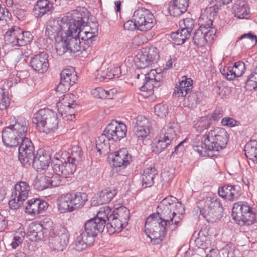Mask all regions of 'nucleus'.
Here are the masks:
<instances>
[{"mask_svg":"<svg viewBox=\"0 0 257 257\" xmlns=\"http://www.w3.org/2000/svg\"><path fill=\"white\" fill-rule=\"evenodd\" d=\"M184 212L183 205L176 197L170 195L164 198L157 207V213L149 216L146 221L145 227L151 233L152 242L158 244L162 241L167 226L175 230Z\"/></svg>","mask_w":257,"mask_h":257,"instance_id":"f257e3e1","label":"nucleus"},{"mask_svg":"<svg viewBox=\"0 0 257 257\" xmlns=\"http://www.w3.org/2000/svg\"><path fill=\"white\" fill-rule=\"evenodd\" d=\"M228 134L222 127H215L207 135H197L193 140L194 150L202 156H217L220 150L226 147Z\"/></svg>","mask_w":257,"mask_h":257,"instance_id":"f03ea898","label":"nucleus"},{"mask_svg":"<svg viewBox=\"0 0 257 257\" xmlns=\"http://www.w3.org/2000/svg\"><path fill=\"white\" fill-rule=\"evenodd\" d=\"M111 212V208L105 206L99 209L94 218L87 220L84 225V229L75 241L74 248L78 251H82L90 246L94 241L97 234L103 231L105 222L104 219Z\"/></svg>","mask_w":257,"mask_h":257,"instance_id":"7ed1b4c3","label":"nucleus"},{"mask_svg":"<svg viewBox=\"0 0 257 257\" xmlns=\"http://www.w3.org/2000/svg\"><path fill=\"white\" fill-rule=\"evenodd\" d=\"M38 131L46 134L55 132L58 128L57 114L49 109H41L35 113L32 119Z\"/></svg>","mask_w":257,"mask_h":257,"instance_id":"20e7f679","label":"nucleus"},{"mask_svg":"<svg viewBox=\"0 0 257 257\" xmlns=\"http://www.w3.org/2000/svg\"><path fill=\"white\" fill-rule=\"evenodd\" d=\"M200 213L208 222H214L222 217L223 207L216 196L207 197L198 203Z\"/></svg>","mask_w":257,"mask_h":257,"instance_id":"39448f33","label":"nucleus"},{"mask_svg":"<svg viewBox=\"0 0 257 257\" xmlns=\"http://www.w3.org/2000/svg\"><path fill=\"white\" fill-rule=\"evenodd\" d=\"M88 200L87 195L83 192H71L62 195L58 204L61 213L72 212L82 207Z\"/></svg>","mask_w":257,"mask_h":257,"instance_id":"423d86ee","label":"nucleus"},{"mask_svg":"<svg viewBox=\"0 0 257 257\" xmlns=\"http://www.w3.org/2000/svg\"><path fill=\"white\" fill-rule=\"evenodd\" d=\"M232 218L240 225H250L255 220V214L246 202H238L234 204L232 209Z\"/></svg>","mask_w":257,"mask_h":257,"instance_id":"0eeeda50","label":"nucleus"},{"mask_svg":"<svg viewBox=\"0 0 257 257\" xmlns=\"http://www.w3.org/2000/svg\"><path fill=\"white\" fill-rule=\"evenodd\" d=\"M69 239L67 229L62 226H56L50 232L49 245L53 251H63L67 246Z\"/></svg>","mask_w":257,"mask_h":257,"instance_id":"6e6552de","label":"nucleus"},{"mask_svg":"<svg viewBox=\"0 0 257 257\" xmlns=\"http://www.w3.org/2000/svg\"><path fill=\"white\" fill-rule=\"evenodd\" d=\"M32 39L33 36L30 32H24L16 26L8 31L5 36L6 43L12 46H25L30 43Z\"/></svg>","mask_w":257,"mask_h":257,"instance_id":"1a4fd4ad","label":"nucleus"},{"mask_svg":"<svg viewBox=\"0 0 257 257\" xmlns=\"http://www.w3.org/2000/svg\"><path fill=\"white\" fill-rule=\"evenodd\" d=\"M159 50L154 47L143 48L135 58L138 69H145L156 63L159 60Z\"/></svg>","mask_w":257,"mask_h":257,"instance_id":"9d476101","label":"nucleus"},{"mask_svg":"<svg viewBox=\"0 0 257 257\" xmlns=\"http://www.w3.org/2000/svg\"><path fill=\"white\" fill-rule=\"evenodd\" d=\"M30 191L29 184L25 181H20L15 185V191L12 193L9 205L12 209H17L28 198Z\"/></svg>","mask_w":257,"mask_h":257,"instance_id":"9b49d317","label":"nucleus"},{"mask_svg":"<svg viewBox=\"0 0 257 257\" xmlns=\"http://www.w3.org/2000/svg\"><path fill=\"white\" fill-rule=\"evenodd\" d=\"M73 15L70 13H68L64 16L59 23L58 21L54 19L49 20L46 28L45 33L49 37L58 35L67 30L71 23H73Z\"/></svg>","mask_w":257,"mask_h":257,"instance_id":"f8f14e48","label":"nucleus"},{"mask_svg":"<svg viewBox=\"0 0 257 257\" xmlns=\"http://www.w3.org/2000/svg\"><path fill=\"white\" fill-rule=\"evenodd\" d=\"M133 20L137 25V29L140 31H148L154 25V17L148 9L142 8L136 10L133 15Z\"/></svg>","mask_w":257,"mask_h":257,"instance_id":"ddd939ff","label":"nucleus"},{"mask_svg":"<svg viewBox=\"0 0 257 257\" xmlns=\"http://www.w3.org/2000/svg\"><path fill=\"white\" fill-rule=\"evenodd\" d=\"M75 98V96L71 93L64 94L62 96L60 97L56 105L58 111L61 116L65 115V116L69 115L70 117H72L74 115L76 110V108L78 106L74 100Z\"/></svg>","mask_w":257,"mask_h":257,"instance_id":"4468645a","label":"nucleus"},{"mask_svg":"<svg viewBox=\"0 0 257 257\" xmlns=\"http://www.w3.org/2000/svg\"><path fill=\"white\" fill-rule=\"evenodd\" d=\"M126 132L127 129L125 124L117 121H111L106 126L103 131L108 140L114 142L120 141L125 137Z\"/></svg>","mask_w":257,"mask_h":257,"instance_id":"2eb2a0df","label":"nucleus"},{"mask_svg":"<svg viewBox=\"0 0 257 257\" xmlns=\"http://www.w3.org/2000/svg\"><path fill=\"white\" fill-rule=\"evenodd\" d=\"M62 38L65 39L68 44L70 53H76L77 52L85 51L87 50V47L82 45V42H81L78 37L74 35L72 31L69 29L62 33Z\"/></svg>","mask_w":257,"mask_h":257,"instance_id":"dca6fc26","label":"nucleus"},{"mask_svg":"<svg viewBox=\"0 0 257 257\" xmlns=\"http://www.w3.org/2000/svg\"><path fill=\"white\" fill-rule=\"evenodd\" d=\"M52 169L56 174L67 179L74 173L76 168L68 161L63 162L56 159L53 164Z\"/></svg>","mask_w":257,"mask_h":257,"instance_id":"f3484780","label":"nucleus"},{"mask_svg":"<svg viewBox=\"0 0 257 257\" xmlns=\"http://www.w3.org/2000/svg\"><path fill=\"white\" fill-rule=\"evenodd\" d=\"M48 206L46 201L39 198H33L27 201L24 208L27 214L35 216L45 211Z\"/></svg>","mask_w":257,"mask_h":257,"instance_id":"a211bd4d","label":"nucleus"},{"mask_svg":"<svg viewBox=\"0 0 257 257\" xmlns=\"http://www.w3.org/2000/svg\"><path fill=\"white\" fill-rule=\"evenodd\" d=\"M131 161L132 157L126 149H121L114 152L112 162L113 166L116 169V171L124 169Z\"/></svg>","mask_w":257,"mask_h":257,"instance_id":"6ab92c4d","label":"nucleus"},{"mask_svg":"<svg viewBox=\"0 0 257 257\" xmlns=\"http://www.w3.org/2000/svg\"><path fill=\"white\" fill-rule=\"evenodd\" d=\"M30 65L32 69L40 73L46 72L49 67L48 55L44 52L40 53L32 57Z\"/></svg>","mask_w":257,"mask_h":257,"instance_id":"aec40b11","label":"nucleus"},{"mask_svg":"<svg viewBox=\"0 0 257 257\" xmlns=\"http://www.w3.org/2000/svg\"><path fill=\"white\" fill-rule=\"evenodd\" d=\"M218 193L224 200L232 201L240 195L239 187L236 185H224L219 187Z\"/></svg>","mask_w":257,"mask_h":257,"instance_id":"412c9836","label":"nucleus"},{"mask_svg":"<svg viewBox=\"0 0 257 257\" xmlns=\"http://www.w3.org/2000/svg\"><path fill=\"white\" fill-rule=\"evenodd\" d=\"M2 140L7 147L10 148L17 147L23 140L18 136L10 127H6L2 132Z\"/></svg>","mask_w":257,"mask_h":257,"instance_id":"4be33fe9","label":"nucleus"},{"mask_svg":"<svg viewBox=\"0 0 257 257\" xmlns=\"http://www.w3.org/2000/svg\"><path fill=\"white\" fill-rule=\"evenodd\" d=\"M79 19V18H78ZM73 23H70L68 29H69L70 31H72L76 36L78 37L79 40H81L83 41V45H85L86 44V38H87V31L89 28L88 26H83L82 25L81 22H80L79 20L78 19L76 20L73 18Z\"/></svg>","mask_w":257,"mask_h":257,"instance_id":"5701e85b","label":"nucleus"},{"mask_svg":"<svg viewBox=\"0 0 257 257\" xmlns=\"http://www.w3.org/2000/svg\"><path fill=\"white\" fill-rule=\"evenodd\" d=\"M193 81L191 78L184 76L179 84L175 87L173 96L176 97H185L188 94L192 88Z\"/></svg>","mask_w":257,"mask_h":257,"instance_id":"b1692460","label":"nucleus"},{"mask_svg":"<svg viewBox=\"0 0 257 257\" xmlns=\"http://www.w3.org/2000/svg\"><path fill=\"white\" fill-rule=\"evenodd\" d=\"M189 0H173L170 2L169 12L173 17H178L186 12Z\"/></svg>","mask_w":257,"mask_h":257,"instance_id":"393cba45","label":"nucleus"},{"mask_svg":"<svg viewBox=\"0 0 257 257\" xmlns=\"http://www.w3.org/2000/svg\"><path fill=\"white\" fill-rule=\"evenodd\" d=\"M35 156L34 163L32 164L33 167L37 171H41L49 166L51 157L50 155L43 151H40Z\"/></svg>","mask_w":257,"mask_h":257,"instance_id":"a878e982","label":"nucleus"},{"mask_svg":"<svg viewBox=\"0 0 257 257\" xmlns=\"http://www.w3.org/2000/svg\"><path fill=\"white\" fill-rule=\"evenodd\" d=\"M53 10V5L48 0H38L35 6L33 13L35 16L41 18L46 14L51 13Z\"/></svg>","mask_w":257,"mask_h":257,"instance_id":"bb28decb","label":"nucleus"},{"mask_svg":"<svg viewBox=\"0 0 257 257\" xmlns=\"http://www.w3.org/2000/svg\"><path fill=\"white\" fill-rule=\"evenodd\" d=\"M133 131L138 138H146L150 134L148 120L145 117H138Z\"/></svg>","mask_w":257,"mask_h":257,"instance_id":"cd10ccee","label":"nucleus"},{"mask_svg":"<svg viewBox=\"0 0 257 257\" xmlns=\"http://www.w3.org/2000/svg\"><path fill=\"white\" fill-rule=\"evenodd\" d=\"M28 122L25 118L20 117L13 121L8 127H11L18 136L24 139L27 138L26 135L28 131Z\"/></svg>","mask_w":257,"mask_h":257,"instance_id":"c85d7f7f","label":"nucleus"},{"mask_svg":"<svg viewBox=\"0 0 257 257\" xmlns=\"http://www.w3.org/2000/svg\"><path fill=\"white\" fill-rule=\"evenodd\" d=\"M179 130L180 126L177 122L170 121L165 124L160 131L159 134L162 135L164 138H167L172 141L177 136Z\"/></svg>","mask_w":257,"mask_h":257,"instance_id":"c756f323","label":"nucleus"},{"mask_svg":"<svg viewBox=\"0 0 257 257\" xmlns=\"http://www.w3.org/2000/svg\"><path fill=\"white\" fill-rule=\"evenodd\" d=\"M234 16L238 19H247L249 15V8L244 0H236L232 7Z\"/></svg>","mask_w":257,"mask_h":257,"instance_id":"7c9ffc66","label":"nucleus"},{"mask_svg":"<svg viewBox=\"0 0 257 257\" xmlns=\"http://www.w3.org/2000/svg\"><path fill=\"white\" fill-rule=\"evenodd\" d=\"M107 217L104 219L108 231L111 232H120L122 229L124 222L112 214L111 211Z\"/></svg>","mask_w":257,"mask_h":257,"instance_id":"2f4dec72","label":"nucleus"},{"mask_svg":"<svg viewBox=\"0 0 257 257\" xmlns=\"http://www.w3.org/2000/svg\"><path fill=\"white\" fill-rule=\"evenodd\" d=\"M43 225L39 223H31L28 229L27 233L32 241L42 240L44 238Z\"/></svg>","mask_w":257,"mask_h":257,"instance_id":"473e14b6","label":"nucleus"},{"mask_svg":"<svg viewBox=\"0 0 257 257\" xmlns=\"http://www.w3.org/2000/svg\"><path fill=\"white\" fill-rule=\"evenodd\" d=\"M158 175L156 169L152 166L146 167L142 174L143 186L144 187H151L154 184V179Z\"/></svg>","mask_w":257,"mask_h":257,"instance_id":"72a5a7b5","label":"nucleus"},{"mask_svg":"<svg viewBox=\"0 0 257 257\" xmlns=\"http://www.w3.org/2000/svg\"><path fill=\"white\" fill-rule=\"evenodd\" d=\"M156 142L154 143L152 147V151L155 154H159L163 152L171 145L172 142L167 138H164L159 134L156 137Z\"/></svg>","mask_w":257,"mask_h":257,"instance_id":"f704fd0d","label":"nucleus"},{"mask_svg":"<svg viewBox=\"0 0 257 257\" xmlns=\"http://www.w3.org/2000/svg\"><path fill=\"white\" fill-rule=\"evenodd\" d=\"M117 193V190L113 188H107L102 190L98 197L99 200L97 204L99 205L109 203L116 195Z\"/></svg>","mask_w":257,"mask_h":257,"instance_id":"c9c22d12","label":"nucleus"},{"mask_svg":"<svg viewBox=\"0 0 257 257\" xmlns=\"http://www.w3.org/2000/svg\"><path fill=\"white\" fill-rule=\"evenodd\" d=\"M107 136L103 132L96 140V148L100 155L107 153L110 150L109 141Z\"/></svg>","mask_w":257,"mask_h":257,"instance_id":"e433bc0d","label":"nucleus"},{"mask_svg":"<svg viewBox=\"0 0 257 257\" xmlns=\"http://www.w3.org/2000/svg\"><path fill=\"white\" fill-rule=\"evenodd\" d=\"M199 24L200 25L199 28L194 34L193 41L195 45L198 47H202L207 43L206 37H205L204 33V30L206 29H204L205 26L202 25V22L200 19H199Z\"/></svg>","mask_w":257,"mask_h":257,"instance_id":"4c0bfd02","label":"nucleus"},{"mask_svg":"<svg viewBox=\"0 0 257 257\" xmlns=\"http://www.w3.org/2000/svg\"><path fill=\"white\" fill-rule=\"evenodd\" d=\"M60 79L62 82L73 85L77 80V76L74 69L71 67L63 70L60 74Z\"/></svg>","mask_w":257,"mask_h":257,"instance_id":"58836bf2","label":"nucleus"},{"mask_svg":"<svg viewBox=\"0 0 257 257\" xmlns=\"http://www.w3.org/2000/svg\"><path fill=\"white\" fill-rule=\"evenodd\" d=\"M82 149L78 146H74L71 148L69 156L67 157V161L76 168L77 165L82 161Z\"/></svg>","mask_w":257,"mask_h":257,"instance_id":"ea45409f","label":"nucleus"},{"mask_svg":"<svg viewBox=\"0 0 257 257\" xmlns=\"http://www.w3.org/2000/svg\"><path fill=\"white\" fill-rule=\"evenodd\" d=\"M244 153L246 157L257 163V142L250 141L246 144L244 147Z\"/></svg>","mask_w":257,"mask_h":257,"instance_id":"a19ab883","label":"nucleus"},{"mask_svg":"<svg viewBox=\"0 0 257 257\" xmlns=\"http://www.w3.org/2000/svg\"><path fill=\"white\" fill-rule=\"evenodd\" d=\"M35 156V152H19V160L26 168L30 167L34 163Z\"/></svg>","mask_w":257,"mask_h":257,"instance_id":"79ce46f5","label":"nucleus"},{"mask_svg":"<svg viewBox=\"0 0 257 257\" xmlns=\"http://www.w3.org/2000/svg\"><path fill=\"white\" fill-rule=\"evenodd\" d=\"M28 76L27 71H20L15 74H11L7 81V86L9 88H11L13 86L20 82L23 79L26 78Z\"/></svg>","mask_w":257,"mask_h":257,"instance_id":"37998d69","label":"nucleus"},{"mask_svg":"<svg viewBox=\"0 0 257 257\" xmlns=\"http://www.w3.org/2000/svg\"><path fill=\"white\" fill-rule=\"evenodd\" d=\"M194 127L198 132H202L208 129L211 125V118L208 116L199 117L194 121Z\"/></svg>","mask_w":257,"mask_h":257,"instance_id":"c03bdc74","label":"nucleus"},{"mask_svg":"<svg viewBox=\"0 0 257 257\" xmlns=\"http://www.w3.org/2000/svg\"><path fill=\"white\" fill-rule=\"evenodd\" d=\"M202 25L205 26L204 29L206 30H204V33L205 37H206L207 43L208 42H211L215 38V34L216 33L215 29L211 27L212 21L210 19H209L205 22H202Z\"/></svg>","mask_w":257,"mask_h":257,"instance_id":"a18cd8bd","label":"nucleus"},{"mask_svg":"<svg viewBox=\"0 0 257 257\" xmlns=\"http://www.w3.org/2000/svg\"><path fill=\"white\" fill-rule=\"evenodd\" d=\"M170 37L173 43L175 45H180L183 44L190 36L188 35H187L186 34H185L184 32H182V30H180V32L178 30L171 33Z\"/></svg>","mask_w":257,"mask_h":257,"instance_id":"49530a36","label":"nucleus"},{"mask_svg":"<svg viewBox=\"0 0 257 257\" xmlns=\"http://www.w3.org/2000/svg\"><path fill=\"white\" fill-rule=\"evenodd\" d=\"M114 207L115 209L111 213L115 215L118 219L122 220L124 223L127 222L130 216L129 210L123 206L116 207V205H114Z\"/></svg>","mask_w":257,"mask_h":257,"instance_id":"de8ad7c7","label":"nucleus"},{"mask_svg":"<svg viewBox=\"0 0 257 257\" xmlns=\"http://www.w3.org/2000/svg\"><path fill=\"white\" fill-rule=\"evenodd\" d=\"M194 26V21L191 18H186L179 22L180 29L182 30V32H184L185 34H186L189 36Z\"/></svg>","mask_w":257,"mask_h":257,"instance_id":"09e8293b","label":"nucleus"},{"mask_svg":"<svg viewBox=\"0 0 257 257\" xmlns=\"http://www.w3.org/2000/svg\"><path fill=\"white\" fill-rule=\"evenodd\" d=\"M55 49L57 53L59 55H63L66 52L69 51V48L65 40L62 38L61 33L60 37L56 40L55 44Z\"/></svg>","mask_w":257,"mask_h":257,"instance_id":"8fccbe9b","label":"nucleus"},{"mask_svg":"<svg viewBox=\"0 0 257 257\" xmlns=\"http://www.w3.org/2000/svg\"><path fill=\"white\" fill-rule=\"evenodd\" d=\"M244 40L243 43L249 46L255 44L257 42V36L251 32L244 34L238 38L236 41L237 45L240 41Z\"/></svg>","mask_w":257,"mask_h":257,"instance_id":"3c124183","label":"nucleus"},{"mask_svg":"<svg viewBox=\"0 0 257 257\" xmlns=\"http://www.w3.org/2000/svg\"><path fill=\"white\" fill-rule=\"evenodd\" d=\"M47 177L50 187H55L63 185L67 181L66 178L57 174L52 176L47 175Z\"/></svg>","mask_w":257,"mask_h":257,"instance_id":"603ef678","label":"nucleus"},{"mask_svg":"<svg viewBox=\"0 0 257 257\" xmlns=\"http://www.w3.org/2000/svg\"><path fill=\"white\" fill-rule=\"evenodd\" d=\"M35 152V148L31 141L28 138L22 140L19 148V152Z\"/></svg>","mask_w":257,"mask_h":257,"instance_id":"864d4df0","label":"nucleus"},{"mask_svg":"<svg viewBox=\"0 0 257 257\" xmlns=\"http://www.w3.org/2000/svg\"><path fill=\"white\" fill-rule=\"evenodd\" d=\"M159 85L158 82H155V80L152 79H149L145 78L140 89L142 91H151L155 87Z\"/></svg>","mask_w":257,"mask_h":257,"instance_id":"5fc2aeb1","label":"nucleus"},{"mask_svg":"<svg viewBox=\"0 0 257 257\" xmlns=\"http://www.w3.org/2000/svg\"><path fill=\"white\" fill-rule=\"evenodd\" d=\"M10 104V99L8 94L4 89L0 88V110L7 108Z\"/></svg>","mask_w":257,"mask_h":257,"instance_id":"6e6d98bb","label":"nucleus"},{"mask_svg":"<svg viewBox=\"0 0 257 257\" xmlns=\"http://www.w3.org/2000/svg\"><path fill=\"white\" fill-rule=\"evenodd\" d=\"M232 67L234 70L233 76H236V77L241 76L244 73L245 67V64L243 62H236Z\"/></svg>","mask_w":257,"mask_h":257,"instance_id":"4d7b16f0","label":"nucleus"},{"mask_svg":"<svg viewBox=\"0 0 257 257\" xmlns=\"http://www.w3.org/2000/svg\"><path fill=\"white\" fill-rule=\"evenodd\" d=\"M155 114L160 117L163 118L168 114V108L166 104L159 103L154 107Z\"/></svg>","mask_w":257,"mask_h":257,"instance_id":"13d9d810","label":"nucleus"},{"mask_svg":"<svg viewBox=\"0 0 257 257\" xmlns=\"http://www.w3.org/2000/svg\"><path fill=\"white\" fill-rule=\"evenodd\" d=\"M99 79L100 80H103L105 79H111L113 78V75L111 73L110 71V67L107 68L104 67L101 68L99 70L97 74Z\"/></svg>","mask_w":257,"mask_h":257,"instance_id":"bf43d9fd","label":"nucleus"},{"mask_svg":"<svg viewBox=\"0 0 257 257\" xmlns=\"http://www.w3.org/2000/svg\"><path fill=\"white\" fill-rule=\"evenodd\" d=\"M35 186L39 191H42L47 188L50 187L47 175H45L44 177H41L39 180H38L36 182Z\"/></svg>","mask_w":257,"mask_h":257,"instance_id":"052dcab7","label":"nucleus"},{"mask_svg":"<svg viewBox=\"0 0 257 257\" xmlns=\"http://www.w3.org/2000/svg\"><path fill=\"white\" fill-rule=\"evenodd\" d=\"M203 234L202 231H200L198 234V237L195 239V242L199 248L204 249L205 252H206V250L208 249L207 245L209 244V240L205 237V240L203 241L202 240Z\"/></svg>","mask_w":257,"mask_h":257,"instance_id":"680f3d73","label":"nucleus"},{"mask_svg":"<svg viewBox=\"0 0 257 257\" xmlns=\"http://www.w3.org/2000/svg\"><path fill=\"white\" fill-rule=\"evenodd\" d=\"M234 70L232 66H226L220 69V72L227 80H232L235 79L236 76H233Z\"/></svg>","mask_w":257,"mask_h":257,"instance_id":"e2e57ef3","label":"nucleus"},{"mask_svg":"<svg viewBox=\"0 0 257 257\" xmlns=\"http://www.w3.org/2000/svg\"><path fill=\"white\" fill-rule=\"evenodd\" d=\"M200 92H190L188 94L187 96L188 101L189 102V105H191L192 107L193 105L198 104L200 101L199 95Z\"/></svg>","mask_w":257,"mask_h":257,"instance_id":"0e129e2a","label":"nucleus"},{"mask_svg":"<svg viewBox=\"0 0 257 257\" xmlns=\"http://www.w3.org/2000/svg\"><path fill=\"white\" fill-rule=\"evenodd\" d=\"M91 95L96 98H107V92L101 87H97L91 90Z\"/></svg>","mask_w":257,"mask_h":257,"instance_id":"69168bd1","label":"nucleus"},{"mask_svg":"<svg viewBox=\"0 0 257 257\" xmlns=\"http://www.w3.org/2000/svg\"><path fill=\"white\" fill-rule=\"evenodd\" d=\"M146 79H152L155 80V82H158L160 80V74L158 73L157 71L155 69H151L150 72L143 75Z\"/></svg>","mask_w":257,"mask_h":257,"instance_id":"338daca9","label":"nucleus"},{"mask_svg":"<svg viewBox=\"0 0 257 257\" xmlns=\"http://www.w3.org/2000/svg\"><path fill=\"white\" fill-rule=\"evenodd\" d=\"M246 83L253 89L257 87V74L251 73L248 77Z\"/></svg>","mask_w":257,"mask_h":257,"instance_id":"774afa93","label":"nucleus"}]
</instances>
